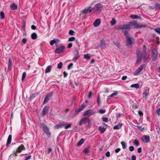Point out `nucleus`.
<instances>
[{
	"mask_svg": "<svg viewBox=\"0 0 160 160\" xmlns=\"http://www.w3.org/2000/svg\"><path fill=\"white\" fill-rule=\"evenodd\" d=\"M60 42V40L58 39L54 38L52 40H51L50 42V44L52 46L54 44H58Z\"/></svg>",
	"mask_w": 160,
	"mask_h": 160,
	"instance_id": "nucleus-18",
	"label": "nucleus"
},
{
	"mask_svg": "<svg viewBox=\"0 0 160 160\" xmlns=\"http://www.w3.org/2000/svg\"><path fill=\"white\" fill-rule=\"evenodd\" d=\"M141 139L144 142L146 143H148L150 141V137L148 135L143 136L141 138Z\"/></svg>",
	"mask_w": 160,
	"mask_h": 160,
	"instance_id": "nucleus-13",
	"label": "nucleus"
},
{
	"mask_svg": "<svg viewBox=\"0 0 160 160\" xmlns=\"http://www.w3.org/2000/svg\"><path fill=\"white\" fill-rule=\"evenodd\" d=\"M72 52L76 56L78 55L79 53V52L75 49L73 50Z\"/></svg>",
	"mask_w": 160,
	"mask_h": 160,
	"instance_id": "nucleus-41",
	"label": "nucleus"
},
{
	"mask_svg": "<svg viewBox=\"0 0 160 160\" xmlns=\"http://www.w3.org/2000/svg\"><path fill=\"white\" fill-rule=\"evenodd\" d=\"M93 8H92L91 6H89L86 8L82 11V13L86 14L89 12H90L92 11Z\"/></svg>",
	"mask_w": 160,
	"mask_h": 160,
	"instance_id": "nucleus-12",
	"label": "nucleus"
},
{
	"mask_svg": "<svg viewBox=\"0 0 160 160\" xmlns=\"http://www.w3.org/2000/svg\"><path fill=\"white\" fill-rule=\"evenodd\" d=\"M72 43H70L68 44L67 47L68 48H71L72 47Z\"/></svg>",
	"mask_w": 160,
	"mask_h": 160,
	"instance_id": "nucleus-56",
	"label": "nucleus"
},
{
	"mask_svg": "<svg viewBox=\"0 0 160 160\" xmlns=\"http://www.w3.org/2000/svg\"><path fill=\"white\" fill-rule=\"evenodd\" d=\"M99 131L102 133H103L106 130V128L103 127L99 126L98 128Z\"/></svg>",
	"mask_w": 160,
	"mask_h": 160,
	"instance_id": "nucleus-25",
	"label": "nucleus"
},
{
	"mask_svg": "<svg viewBox=\"0 0 160 160\" xmlns=\"http://www.w3.org/2000/svg\"><path fill=\"white\" fill-rule=\"evenodd\" d=\"M116 23V20L114 18H112V20L110 22V23H111V25L113 26V25H114Z\"/></svg>",
	"mask_w": 160,
	"mask_h": 160,
	"instance_id": "nucleus-35",
	"label": "nucleus"
},
{
	"mask_svg": "<svg viewBox=\"0 0 160 160\" xmlns=\"http://www.w3.org/2000/svg\"><path fill=\"white\" fill-rule=\"evenodd\" d=\"M122 126V124L119 123L118 124L114 126L113 128L114 129H118L121 128Z\"/></svg>",
	"mask_w": 160,
	"mask_h": 160,
	"instance_id": "nucleus-26",
	"label": "nucleus"
},
{
	"mask_svg": "<svg viewBox=\"0 0 160 160\" xmlns=\"http://www.w3.org/2000/svg\"><path fill=\"white\" fill-rule=\"evenodd\" d=\"M142 56H137V59L136 62V64H138L140 62H141L142 60Z\"/></svg>",
	"mask_w": 160,
	"mask_h": 160,
	"instance_id": "nucleus-24",
	"label": "nucleus"
},
{
	"mask_svg": "<svg viewBox=\"0 0 160 160\" xmlns=\"http://www.w3.org/2000/svg\"><path fill=\"white\" fill-rule=\"evenodd\" d=\"M65 47L64 46H61L57 48L54 51L55 53L58 54L62 52L64 50Z\"/></svg>",
	"mask_w": 160,
	"mask_h": 160,
	"instance_id": "nucleus-10",
	"label": "nucleus"
},
{
	"mask_svg": "<svg viewBox=\"0 0 160 160\" xmlns=\"http://www.w3.org/2000/svg\"><path fill=\"white\" fill-rule=\"evenodd\" d=\"M103 5L99 3H97L94 7L93 9L97 13H100L102 11Z\"/></svg>",
	"mask_w": 160,
	"mask_h": 160,
	"instance_id": "nucleus-3",
	"label": "nucleus"
},
{
	"mask_svg": "<svg viewBox=\"0 0 160 160\" xmlns=\"http://www.w3.org/2000/svg\"><path fill=\"white\" fill-rule=\"evenodd\" d=\"M129 23L134 27V28H142L145 27V25H139L136 22H130Z\"/></svg>",
	"mask_w": 160,
	"mask_h": 160,
	"instance_id": "nucleus-9",
	"label": "nucleus"
},
{
	"mask_svg": "<svg viewBox=\"0 0 160 160\" xmlns=\"http://www.w3.org/2000/svg\"><path fill=\"white\" fill-rule=\"evenodd\" d=\"M106 157H109L110 156V152L108 151V152H107L106 153Z\"/></svg>",
	"mask_w": 160,
	"mask_h": 160,
	"instance_id": "nucleus-61",
	"label": "nucleus"
},
{
	"mask_svg": "<svg viewBox=\"0 0 160 160\" xmlns=\"http://www.w3.org/2000/svg\"><path fill=\"white\" fill-rule=\"evenodd\" d=\"M26 75V73L25 72H24L23 73L22 76V80L23 81Z\"/></svg>",
	"mask_w": 160,
	"mask_h": 160,
	"instance_id": "nucleus-52",
	"label": "nucleus"
},
{
	"mask_svg": "<svg viewBox=\"0 0 160 160\" xmlns=\"http://www.w3.org/2000/svg\"><path fill=\"white\" fill-rule=\"evenodd\" d=\"M73 65V64L72 63H71L69 64L68 66V69L69 70L72 68V66Z\"/></svg>",
	"mask_w": 160,
	"mask_h": 160,
	"instance_id": "nucleus-48",
	"label": "nucleus"
},
{
	"mask_svg": "<svg viewBox=\"0 0 160 160\" xmlns=\"http://www.w3.org/2000/svg\"><path fill=\"white\" fill-rule=\"evenodd\" d=\"M85 107V104L83 103L81 105V107H80L79 108H80L82 110Z\"/></svg>",
	"mask_w": 160,
	"mask_h": 160,
	"instance_id": "nucleus-49",
	"label": "nucleus"
},
{
	"mask_svg": "<svg viewBox=\"0 0 160 160\" xmlns=\"http://www.w3.org/2000/svg\"><path fill=\"white\" fill-rule=\"evenodd\" d=\"M12 60L11 59H9L8 63V69H11V67H12Z\"/></svg>",
	"mask_w": 160,
	"mask_h": 160,
	"instance_id": "nucleus-34",
	"label": "nucleus"
},
{
	"mask_svg": "<svg viewBox=\"0 0 160 160\" xmlns=\"http://www.w3.org/2000/svg\"><path fill=\"white\" fill-rule=\"evenodd\" d=\"M106 110L104 109H100L99 111V112L101 114H103L105 113Z\"/></svg>",
	"mask_w": 160,
	"mask_h": 160,
	"instance_id": "nucleus-45",
	"label": "nucleus"
},
{
	"mask_svg": "<svg viewBox=\"0 0 160 160\" xmlns=\"http://www.w3.org/2000/svg\"><path fill=\"white\" fill-rule=\"evenodd\" d=\"M66 123V122H62L55 125L54 127V128L56 129H59L62 128L63 126L65 125Z\"/></svg>",
	"mask_w": 160,
	"mask_h": 160,
	"instance_id": "nucleus-14",
	"label": "nucleus"
},
{
	"mask_svg": "<svg viewBox=\"0 0 160 160\" xmlns=\"http://www.w3.org/2000/svg\"><path fill=\"white\" fill-rule=\"evenodd\" d=\"M25 147L23 144H22L19 146L16 150L13 151V154H14L15 156H17L18 155L17 152H21L22 150H25Z\"/></svg>",
	"mask_w": 160,
	"mask_h": 160,
	"instance_id": "nucleus-4",
	"label": "nucleus"
},
{
	"mask_svg": "<svg viewBox=\"0 0 160 160\" xmlns=\"http://www.w3.org/2000/svg\"><path fill=\"white\" fill-rule=\"evenodd\" d=\"M0 17L1 19H4L5 18V14L4 12L2 11L0 12Z\"/></svg>",
	"mask_w": 160,
	"mask_h": 160,
	"instance_id": "nucleus-32",
	"label": "nucleus"
},
{
	"mask_svg": "<svg viewBox=\"0 0 160 160\" xmlns=\"http://www.w3.org/2000/svg\"><path fill=\"white\" fill-rule=\"evenodd\" d=\"M41 126L43 128V131L46 134L48 135L49 137H50L51 136V133L47 126L43 123H42L41 124Z\"/></svg>",
	"mask_w": 160,
	"mask_h": 160,
	"instance_id": "nucleus-6",
	"label": "nucleus"
},
{
	"mask_svg": "<svg viewBox=\"0 0 160 160\" xmlns=\"http://www.w3.org/2000/svg\"><path fill=\"white\" fill-rule=\"evenodd\" d=\"M31 38L32 39H35L37 38V35L35 32H33L31 34Z\"/></svg>",
	"mask_w": 160,
	"mask_h": 160,
	"instance_id": "nucleus-30",
	"label": "nucleus"
},
{
	"mask_svg": "<svg viewBox=\"0 0 160 160\" xmlns=\"http://www.w3.org/2000/svg\"><path fill=\"white\" fill-rule=\"evenodd\" d=\"M155 31L158 34H160V28H158L155 29Z\"/></svg>",
	"mask_w": 160,
	"mask_h": 160,
	"instance_id": "nucleus-50",
	"label": "nucleus"
},
{
	"mask_svg": "<svg viewBox=\"0 0 160 160\" xmlns=\"http://www.w3.org/2000/svg\"><path fill=\"white\" fill-rule=\"evenodd\" d=\"M31 158V156L30 155L27 157H26L24 159V160H29Z\"/></svg>",
	"mask_w": 160,
	"mask_h": 160,
	"instance_id": "nucleus-59",
	"label": "nucleus"
},
{
	"mask_svg": "<svg viewBox=\"0 0 160 160\" xmlns=\"http://www.w3.org/2000/svg\"><path fill=\"white\" fill-rule=\"evenodd\" d=\"M137 56H141V53L140 51L138 50H137Z\"/></svg>",
	"mask_w": 160,
	"mask_h": 160,
	"instance_id": "nucleus-51",
	"label": "nucleus"
},
{
	"mask_svg": "<svg viewBox=\"0 0 160 160\" xmlns=\"http://www.w3.org/2000/svg\"><path fill=\"white\" fill-rule=\"evenodd\" d=\"M12 135H9L8 137V140L6 143V146L8 147L9 145L10 144L12 140Z\"/></svg>",
	"mask_w": 160,
	"mask_h": 160,
	"instance_id": "nucleus-20",
	"label": "nucleus"
},
{
	"mask_svg": "<svg viewBox=\"0 0 160 160\" xmlns=\"http://www.w3.org/2000/svg\"><path fill=\"white\" fill-rule=\"evenodd\" d=\"M48 106H45L44 107L42 110V116H45L48 112Z\"/></svg>",
	"mask_w": 160,
	"mask_h": 160,
	"instance_id": "nucleus-17",
	"label": "nucleus"
},
{
	"mask_svg": "<svg viewBox=\"0 0 160 160\" xmlns=\"http://www.w3.org/2000/svg\"><path fill=\"white\" fill-rule=\"evenodd\" d=\"M52 66L51 65L48 66L45 70V73H49L51 71Z\"/></svg>",
	"mask_w": 160,
	"mask_h": 160,
	"instance_id": "nucleus-23",
	"label": "nucleus"
},
{
	"mask_svg": "<svg viewBox=\"0 0 160 160\" xmlns=\"http://www.w3.org/2000/svg\"><path fill=\"white\" fill-rule=\"evenodd\" d=\"M27 39L26 38H24L22 41V42L24 44H25L27 41Z\"/></svg>",
	"mask_w": 160,
	"mask_h": 160,
	"instance_id": "nucleus-54",
	"label": "nucleus"
},
{
	"mask_svg": "<svg viewBox=\"0 0 160 160\" xmlns=\"http://www.w3.org/2000/svg\"><path fill=\"white\" fill-rule=\"evenodd\" d=\"M62 63L60 62L58 64L57 68L58 69H61L62 68Z\"/></svg>",
	"mask_w": 160,
	"mask_h": 160,
	"instance_id": "nucleus-44",
	"label": "nucleus"
},
{
	"mask_svg": "<svg viewBox=\"0 0 160 160\" xmlns=\"http://www.w3.org/2000/svg\"><path fill=\"white\" fill-rule=\"evenodd\" d=\"M84 58L86 59H90V56L88 54H84Z\"/></svg>",
	"mask_w": 160,
	"mask_h": 160,
	"instance_id": "nucleus-43",
	"label": "nucleus"
},
{
	"mask_svg": "<svg viewBox=\"0 0 160 160\" xmlns=\"http://www.w3.org/2000/svg\"><path fill=\"white\" fill-rule=\"evenodd\" d=\"M65 127H64L66 129H68L71 127L72 124L70 123L66 124H65Z\"/></svg>",
	"mask_w": 160,
	"mask_h": 160,
	"instance_id": "nucleus-39",
	"label": "nucleus"
},
{
	"mask_svg": "<svg viewBox=\"0 0 160 160\" xmlns=\"http://www.w3.org/2000/svg\"><path fill=\"white\" fill-rule=\"evenodd\" d=\"M75 40V38L74 37H72L69 38L68 40L69 42H72Z\"/></svg>",
	"mask_w": 160,
	"mask_h": 160,
	"instance_id": "nucleus-42",
	"label": "nucleus"
},
{
	"mask_svg": "<svg viewBox=\"0 0 160 160\" xmlns=\"http://www.w3.org/2000/svg\"><path fill=\"white\" fill-rule=\"evenodd\" d=\"M53 93V92H51L46 95L43 102V104H45L48 101L52 96Z\"/></svg>",
	"mask_w": 160,
	"mask_h": 160,
	"instance_id": "nucleus-11",
	"label": "nucleus"
},
{
	"mask_svg": "<svg viewBox=\"0 0 160 160\" xmlns=\"http://www.w3.org/2000/svg\"><path fill=\"white\" fill-rule=\"evenodd\" d=\"M120 150H121V149L120 148H117L115 150V152L116 153H118V152H119L120 151Z\"/></svg>",
	"mask_w": 160,
	"mask_h": 160,
	"instance_id": "nucleus-60",
	"label": "nucleus"
},
{
	"mask_svg": "<svg viewBox=\"0 0 160 160\" xmlns=\"http://www.w3.org/2000/svg\"><path fill=\"white\" fill-rule=\"evenodd\" d=\"M141 56L144 62H148L150 59V58H149V54L146 51H144L142 52Z\"/></svg>",
	"mask_w": 160,
	"mask_h": 160,
	"instance_id": "nucleus-2",
	"label": "nucleus"
},
{
	"mask_svg": "<svg viewBox=\"0 0 160 160\" xmlns=\"http://www.w3.org/2000/svg\"><path fill=\"white\" fill-rule=\"evenodd\" d=\"M149 89L146 88L144 89L142 95L143 97L146 98L149 95Z\"/></svg>",
	"mask_w": 160,
	"mask_h": 160,
	"instance_id": "nucleus-16",
	"label": "nucleus"
},
{
	"mask_svg": "<svg viewBox=\"0 0 160 160\" xmlns=\"http://www.w3.org/2000/svg\"><path fill=\"white\" fill-rule=\"evenodd\" d=\"M103 121L104 122H108V118L106 117H104L102 118Z\"/></svg>",
	"mask_w": 160,
	"mask_h": 160,
	"instance_id": "nucleus-47",
	"label": "nucleus"
},
{
	"mask_svg": "<svg viewBox=\"0 0 160 160\" xmlns=\"http://www.w3.org/2000/svg\"><path fill=\"white\" fill-rule=\"evenodd\" d=\"M105 43L104 40H102L101 41L100 46L102 47L105 46Z\"/></svg>",
	"mask_w": 160,
	"mask_h": 160,
	"instance_id": "nucleus-40",
	"label": "nucleus"
},
{
	"mask_svg": "<svg viewBox=\"0 0 160 160\" xmlns=\"http://www.w3.org/2000/svg\"><path fill=\"white\" fill-rule=\"evenodd\" d=\"M121 144L122 148L123 149H125L127 147V144L124 141H122L121 142Z\"/></svg>",
	"mask_w": 160,
	"mask_h": 160,
	"instance_id": "nucleus-33",
	"label": "nucleus"
},
{
	"mask_svg": "<svg viewBox=\"0 0 160 160\" xmlns=\"http://www.w3.org/2000/svg\"><path fill=\"white\" fill-rule=\"evenodd\" d=\"M85 142V140L84 139L82 138L80 141L78 142L77 145L78 146H80L82 145Z\"/></svg>",
	"mask_w": 160,
	"mask_h": 160,
	"instance_id": "nucleus-28",
	"label": "nucleus"
},
{
	"mask_svg": "<svg viewBox=\"0 0 160 160\" xmlns=\"http://www.w3.org/2000/svg\"><path fill=\"white\" fill-rule=\"evenodd\" d=\"M139 85L138 83H135L131 85V88H138L139 87Z\"/></svg>",
	"mask_w": 160,
	"mask_h": 160,
	"instance_id": "nucleus-31",
	"label": "nucleus"
},
{
	"mask_svg": "<svg viewBox=\"0 0 160 160\" xmlns=\"http://www.w3.org/2000/svg\"><path fill=\"white\" fill-rule=\"evenodd\" d=\"M155 8L156 10H158L159 11L160 10V4L156 3L155 4Z\"/></svg>",
	"mask_w": 160,
	"mask_h": 160,
	"instance_id": "nucleus-29",
	"label": "nucleus"
},
{
	"mask_svg": "<svg viewBox=\"0 0 160 160\" xmlns=\"http://www.w3.org/2000/svg\"><path fill=\"white\" fill-rule=\"evenodd\" d=\"M92 110L91 109H88L85 111L83 115L84 116H90L91 115V114H90Z\"/></svg>",
	"mask_w": 160,
	"mask_h": 160,
	"instance_id": "nucleus-22",
	"label": "nucleus"
},
{
	"mask_svg": "<svg viewBox=\"0 0 160 160\" xmlns=\"http://www.w3.org/2000/svg\"><path fill=\"white\" fill-rule=\"evenodd\" d=\"M79 57V56H75V57H74L73 58V60L74 61H76L77 59H78V58Z\"/></svg>",
	"mask_w": 160,
	"mask_h": 160,
	"instance_id": "nucleus-64",
	"label": "nucleus"
},
{
	"mask_svg": "<svg viewBox=\"0 0 160 160\" xmlns=\"http://www.w3.org/2000/svg\"><path fill=\"white\" fill-rule=\"evenodd\" d=\"M129 150L130 151H132L134 150V147L133 146H130L129 147Z\"/></svg>",
	"mask_w": 160,
	"mask_h": 160,
	"instance_id": "nucleus-53",
	"label": "nucleus"
},
{
	"mask_svg": "<svg viewBox=\"0 0 160 160\" xmlns=\"http://www.w3.org/2000/svg\"><path fill=\"white\" fill-rule=\"evenodd\" d=\"M92 92H89L88 94V98H91L92 96Z\"/></svg>",
	"mask_w": 160,
	"mask_h": 160,
	"instance_id": "nucleus-63",
	"label": "nucleus"
},
{
	"mask_svg": "<svg viewBox=\"0 0 160 160\" xmlns=\"http://www.w3.org/2000/svg\"><path fill=\"white\" fill-rule=\"evenodd\" d=\"M89 121V118L88 117L84 118L81 119L79 123V125H81L83 123H85Z\"/></svg>",
	"mask_w": 160,
	"mask_h": 160,
	"instance_id": "nucleus-15",
	"label": "nucleus"
},
{
	"mask_svg": "<svg viewBox=\"0 0 160 160\" xmlns=\"http://www.w3.org/2000/svg\"><path fill=\"white\" fill-rule=\"evenodd\" d=\"M132 160H136V156L134 155H132L131 157Z\"/></svg>",
	"mask_w": 160,
	"mask_h": 160,
	"instance_id": "nucleus-57",
	"label": "nucleus"
},
{
	"mask_svg": "<svg viewBox=\"0 0 160 160\" xmlns=\"http://www.w3.org/2000/svg\"><path fill=\"white\" fill-rule=\"evenodd\" d=\"M130 17L133 19H140L141 18L139 16L136 15H131L130 16Z\"/></svg>",
	"mask_w": 160,
	"mask_h": 160,
	"instance_id": "nucleus-21",
	"label": "nucleus"
},
{
	"mask_svg": "<svg viewBox=\"0 0 160 160\" xmlns=\"http://www.w3.org/2000/svg\"><path fill=\"white\" fill-rule=\"evenodd\" d=\"M89 148L87 147L84 149L83 150V152L85 153H87L89 152Z\"/></svg>",
	"mask_w": 160,
	"mask_h": 160,
	"instance_id": "nucleus-36",
	"label": "nucleus"
},
{
	"mask_svg": "<svg viewBox=\"0 0 160 160\" xmlns=\"http://www.w3.org/2000/svg\"><path fill=\"white\" fill-rule=\"evenodd\" d=\"M100 97L99 96V95H98V98H97V102L98 105L100 104Z\"/></svg>",
	"mask_w": 160,
	"mask_h": 160,
	"instance_id": "nucleus-46",
	"label": "nucleus"
},
{
	"mask_svg": "<svg viewBox=\"0 0 160 160\" xmlns=\"http://www.w3.org/2000/svg\"><path fill=\"white\" fill-rule=\"evenodd\" d=\"M101 23V20L99 19H96L94 22L93 24L94 27L98 26Z\"/></svg>",
	"mask_w": 160,
	"mask_h": 160,
	"instance_id": "nucleus-19",
	"label": "nucleus"
},
{
	"mask_svg": "<svg viewBox=\"0 0 160 160\" xmlns=\"http://www.w3.org/2000/svg\"><path fill=\"white\" fill-rule=\"evenodd\" d=\"M121 29L125 35L127 34L130 29V25L129 24H124L121 27Z\"/></svg>",
	"mask_w": 160,
	"mask_h": 160,
	"instance_id": "nucleus-1",
	"label": "nucleus"
},
{
	"mask_svg": "<svg viewBox=\"0 0 160 160\" xmlns=\"http://www.w3.org/2000/svg\"><path fill=\"white\" fill-rule=\"evenodd\" d=\"M10 8L12 10H14L17 9V6L15 3H13L11 5Z\"/></svg>",
	"mask_w": 160,
	"mask_h": 160,
	"instance_id": "nucleus-27",
	"label": "nucleus"
},
{
	"mask_svg": "<svg viewBox=\"0 0 160 160\" xmlns=\"http://www.w3.org/2000/svg\"><path fill=\"white\" fill-rule=\"evenodd\" d=\"M118 91H115V92L114 93H113L112 94L110 95V96H109L108 98L109 97H113L114 96H116L118 94Z\"/></svg>",
	"mask_w": 160,
	"mask_h": 160,
	"instance_id": "nucleus-37",
	"label": "nucleus"
},
{
	"mask_svg": "<svg viewBox=\"0 0 160 160\" xmlns=\"http://www.w3.org/2000/svg\"><path fill=\"white\" fill-rule=\"evenodd\" d=\"M152 58L153 61H156L158 58V52L154 48L152 49Z\"/></svg>",
	"mask_w": 160,
	"mask_h": 160,
	"instance_id": "nucleus-7",
	"label": "nucleus"
},
{
	"mask_svg": "<svg viewBox=\"0 0 160 160\" xmlns=\"http://www.w3.org/2000/svg\"><path fill=\"white\" fill-rule=\"evenodd\" d=\"M31 28L33 30H35L36 29V27L34 25H32L31 27Z\"/></svg>",
	"mask_w": 160,
	"mask_h": 160,
	"instance_id": "nucleus-62",
	"label": "nucleus"
},
{
	"mask_svg": "<svg viewBox=\"0 0 160 160\" xmlns=\"http://www.w3.org/2000/svg\"><path fill=\"white\" fill-rule=\"evenodd\" d=\"M125 38L127 39L126 45L128 46H131L132 43V41L134 40L133 38L130 37L127 34L125 35Z\"/></svg>",
	"mask_w": 160,
	"mask_h": 160,
	"instance_id": "nucleus-5",
	"label": "nucleus"
},
{
	"mask_svg": "<svg viewBox=\"0 0 160 160\" xmlns=\"http://www.w3.org/2000/svg\"><path fill=\"white\" fill-rule=\"evenodd\" d=\"M133 143L136 146H138L140 145V143L137 140H135Z\"/></svg>",
	"mask_w": 160,
	"mask_h": 160,
	"instance_id": "nucleus-38",
	"label": "nucleus"
},
{
	"mask_svg": "<svg viewBox=\"0 0 160 160\" xmlns=\"http://www.w3.org/2000/svg\"><path fill=\"white\" fill-rule=\"evenodd\" d=\"M74 33V32L72 30H70L69 32V34L71 35H73Z\"/></svg>",
	"mask_w": 160,
	"mask_h": 160,
	"instance_id": "nucleus-55",
	"label": "nucleus"
},
{
	"mask_svg": "<svg viewBox=\"0 0 160 160\" xmlns=\"http://www.w3.org/2000/svg\"><path fill=\"white\" fill-rule=\"evenodd\" d=\"M157 113L158 116L160 115V108L157 109Z\"/></svg>",
	"mask_w": 160,
	"mask_h": 160,
	"instance_id": "nucleus-58",
	"label": "nucleus"
},
{
	"mask_svg": "<svg viewBox=\"0 0 160 160\" xmlns=\"http://www.w3.org/2000/svg\"><path fill=\"white\" fill-rule=\"evenodd\" d=\"M146 66L145 64H143L139 66L136 70L134 72V75H137L139 73H140L144 68H145Z\"/></svg>",
	"mask_w": 160,
	"mask_h": 160,
	"instance_id": "nucleus-8",
	"label": "nucleus"
}]
</instances>
